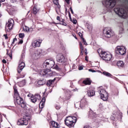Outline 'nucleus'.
<instances>
[{
    "mask_svg": "<svg viewBox=\"0 0 128 128\" xmlns=\"http://www.w3.org/2000/svg\"><path fill=\"white\" fill-rule=\"evenodd\" d=\"M54 61L50 60H48L44 62L43 66L44 68H47L48 69H44L42 71V75L46 76V74H48V76H52V72L50 70V68H54Z\"/></svg>",
    "mask_w": 128,
    "mask_h": 128,
    "instance_id": "obj_1",
    "label": "nucleus"
},
{
    "mask_svg": "<svg viewBox=\"0 0 128 128\" xmlns=\"http://www.w3.org/2000/svg\"><path fill=\"white\" fill-rule=\"evenodd\" d=\"M65 124L68 128H72L76 122V117L68 116L64 120Z\"/></svg>",
    "mask_w": 128,
    "mask_h": 128,
    "instance_id": "obj_2",
    "label": "nucleus"
},
{
    "mask_svg": "<svg viewBox=\"0 0 128 128\" xmlns=\"http://www.w3.org/2000/svg\"><path fill=\"white\" fill-rule=\"evenodd\" d=\"M14 24V21L12 18L9 19L8 22L6 24V26L5 28L6 32H10V30H12Z\"/></svg>",
    "mask_w": 128,
    "mask_h": 128,
    "instance_id": "obj_3",
    "label": "nucleus"
},
{
    "mask_svg": "<svg viewBox=\"0 0 128 128\" xmlns=\"http://www.w3.org/2000/svg\"><path fill=\"white\" fill-rule=\"evenodd\" d=\"M104 32L106 35V36L108 38H112V36H114V32L112 31V30L110 28H106L104 30Z\"/></svg>",
    "mask_w": 128,
    "mask_h": 128,
    "instance_id": "obj_4",
    "label": "nucleus"
},
{
    "mask_svg": "<svg viewBox=\"0 0 128 128\" xmlns=\"http://www.w3.org/2000/svg\"><path fill=\"white\" fill-rule=\"evenodd\" d=\"M114 10L119 16H121L123 18H125L126 16V12L122 8H115Z\"/></svg>",
    "mask_w": 128,
    "mask_h": 128,
    "instance_id": "obj_5",
    "label": "nucleus"
},
{
    "mask_svg": "<svg viewBox=\"0 0 128 128\" xmlns=\"http://www.w3.org/2000/svg\"><path fill=\"white\" fill-rule=\"evenodd\" d=\"M101 57L102 60L110 62L112 60V54L110 52H102Z\"/></svg>",
    "mask_w": 128,
    "mask_h": 128,
    "instance_id": "obj_6",
    "label": "nucleus"
},
{
    "mask_svg": "<svg viewBox=\"0 0 128 128\" xmlns=\"http://www.w3.org/2000/svg\"><path fill=\"white\" fill-rule=\"evenodd\" d=\"M100 96L101 99L102 100H108V94L104 89H100Z\"/></svg>",
    "mask_w": 128,
    "mask_h": 128,
    "instance_id": "obj_7",
    "label": "nucleus"
},
{
    "mask_svg": "<svg viewBox=\"0 0 128 128\" xmlns=\"http://www.w3.org/2000/svg\"><path fill=\"white\" fill-rule=\"evenodd\" d=\"M116 52L120 56H124L126 54V49L124 46H118L116 48Z\"/></svg>",
    "mask_w": 128,
    "mask_h": 128,
    "instance_id": "obj_8",
    "label": "nucleus"
},
{
    "mask_svg": "<svg viewBox=\"0 0 128 128\" xmlns=\"http://www.w3.org/2000/svg\"><path fill=\"white\" fill-rule=\"evenodd\" d=\"M102 4L104 6H111L112 8L116 5V0H105L102 2Z\"/></svg>",
    "mask_w": 128,
    "mask_h": 128,
    "instance_id": "obj_9",
    "label": "nucleus"
},
{
    "mask_svg": "<svg viewBox=\"0 0 128 128\" xmlns=\"http://www.w3.org/2000/svg\"><path fill=\"white\" fill-rule=\"evenodd\" d=\"M27 117L21 118L18 120L17 124L18 126H28V121Z\"/></svg>",
    "mask_w": 128,
    "mask_h": 128,
    "instance_id": "obj_10",
    "label": "nucleus"
},
{
    "mask_svg": "<svg viewBox=\"0 0 128 128\" xmlns=\"http://www.w3.org/2000/svg\"><path fill=\"white\" fill-rule=\"evenodd\" d=\"M16 102L18 104L19 106H21L22 108H24V100H22V98H20V96L17 97L16 98Z\"/></svg>",
    "mask_w": 128,
    "mask_h": 128,
    "instance_id": "obj_11",
    "label": "nucleus"
},
{
    "mask_svg": "<svg viewBox=\"0 0 128 128\" xmlns=\"http://www.w3.org/2000/svg\"><path fill=\"white\" fill-rule=\"evenodd\" d=\"M40 44H42V40L38 39L34 41V42L32 43V46L33 48H38V46H40Z\"/></svg>",
    "mask_w": 128,
    "mask_h": 128,
    "instance_id": "obj_12",
    "label": "nucleus"
},
{
    "mask_svg": "<svg viewBox=\"0 0 128 128\" xmlns=\"http://www.w3.org/2000/svg\"><path fill=\"white\" fill-rule=\"evenodd\" d=\"M24 66H26V64L24 62H22L19 64L18 68V74H20V72H22V70L24 68Z\"/></svg>",
    "mask_w": 128,
    "mask_h": 128,
    "instance_id": "obj_13",
    "label": "nucleus"
},
{
    "mask_svg": "<svg viewBox=\"0 0 128 128\" xmlns=\"http://www.w3.org/2000/svg\"><path fill=\"white\" fill-rule=\"evenodd\" d=\"M116 66L119 68H124V62L123 61L120 60L116 62Z\"/></svg>",
    "mask_w": 128,
    "mask_h": 128,
    "instance_id": "obj_14",
    "label": "nucleus"
},
{
    "mask_svg": "<svg viewBox=\"0 0 128 128\" xmlns=\"http://www.w3.org/2000/svg\"><path fill=\"white\" fill-rule=\"evenodd\" d=\"M95 94L96 91L94 90V88H91L90 90L88 92V96H94Z\"/></svg>",
    "mask_w": 128,
    "mask_h": 128,
    "instance_id": "obj_15",
    "label": "nucleus"
},
{
    "mask_svg": "<svg viewBox=\"0 0 128 128\" xmlns=\"http://www.w3.org/2000/svg\"><path fill=\"white\" fill-rule=\"evenodd\" d=\"M44 102H46V98H44L40 102L39 106L40 108H44Z\"/></svg>",
    "mask_w": 128,
    "mask_h": 128,
    "instance_id": "obj_16",
    "label": "nucleus"
},
{
    "mask_svg": "<svg viewBox=\"0 0 128 128\" xmlns=\"http://www.w3.org/2000/svg\"><path fill=\"white\" fill-rule=\"evenodd\" d=\"M58 60L59 62H64V55L60 54L58 56Z\"/></svg>",
    "mask_w": 128,
    "mask_h": 128,
    "instance_id": "obj_17",
    "label": "nucleus"
},
{
    "mask_svg": "<svg viewBox=\"0 0 128 128\" xmlns=\"http://www.w3.org/2000/svg\"><path fill=\"white\" fill-rule=\"evenodd\" d=\"M51 124L54 126V128H58L60 127V124H58V122L54 121H52Z\"/></svg>",
    "mask_w": 128,
    "mask_h": 128,
    "instance_id": "obj_18",
    "label": "nucleus"
},
{
    "mask_svg": "<svg viewBox=\"0 0 128 128\" xmlns=\"http://www.w3.org/2000/svg\"><path fill=\"white\" fill-rule=\"evenodd\" d=\"M38 96H34L32 98H31V102H36V100H38Z\"/></svg>",
    "mask_w": 128,
    "mask_h": 128,
    "instance_id": "obj_19",
    "label": "nucleus"
},
{
    "mask_svg": "<svg viewBox=\"0 0 128 128\" xmlns=\"http://www.w3.org/2000/svg\"><path fill=\"white\" fill-rule=\"evenodd\" d=\"M83 84H92V81H90V79L87 78L86 80L83 81Z\"/></svg>",
    "mask_w": 128,
    "mask_h": 128,
    "instance_id": "obj_20",
    "label": "nucleus"
},
{
    "mask_svg": "<svg viewBox=\"0 0 128 128\" xmlns=\"http://www.w3.org/2000/svg\"><path fill=\"white\" fill-rule=\"evenodd\" d=\"M55 79L53 80H49L47 82V86H52V83L54 82Z\"/></svg>",
    "mask_w": 128,
    "mask_h": 128,
    "instance_id": "obj_21",
    "label": "nucleus"
},
{
    "mask_svg": "<svg viewBox=\"0 0 128 128\" xmlns=\"http://www.w3.org/2000/svg\"><path fill=\"white\" fill-rule=\"evenodd\" d=\"M102 74H104V76H108V78L112 77V74L108 73V72H103Z\"/></svg>",
    "mask_w": 128,
    "mask_h": 128,
    "instance_id": "obj_22",
    "label": "nucleus"
},
{
    "mask_svg": "<svg viewBox=\"0 0 128 128\" xmlns=\"http://www.w3.org/2000/svg\"><path fill=\"white\" fill-rule=\"evenodd\" d=\"M19 84L20 86H24L26 85V80H22V81L19 82Z\"/></svg>",
    "mask_w": 128,
    "mask_h": 128,
    "instance_id": "obj_23",
    "label": "nucleus"
},
{
    "mask_svg": "<svg viewBox=\"0 0 128 128\" xmlns=\"http://www.w3.org/2000/svg\"><path fill=\"white\" fill-rule=\"evenodd\" d=\"M23 30H24V32H30V28H28L27 26H24L23 28Z\"/></svg>",
    "mask_w": 128,
    "mask_h": 128,
    "instance_id": "obj_24",
    "label": "nucleus"
},
{
    "mask_svg": "<svg viewBox=\"0 0 128 128\" xmlns=\"http://www.w3.org/2000/svg\"><path fill=\"white\" fill-rule=\"evenodd\" d=\"M38 84L39 86H42V84H44V81H43L42 80H39L38 82Z\"/></svg>",
    "mask_w": 128,
    "mask_h": 128,
    "instance_id": "obj_25",
    "label": "nucleus"
},
{
    "mask_svg": "<svg viewBox=\"0 0 128 128\" xmlns=\"http://www.w3.org/2000/svg\"><path fill=\"white\" fill-rule=\"evenodd\" d=\"M33 12L34 14H36L38 12V10L36 8L34 7L33 9Z\"/></svg>",
    "mask_w": 128,
    "mask_h": 128,
    "instance_id": "obj_26",
    "label": "nucleus"
},
{
    "mask_svg": "<svg viewBox=\"0 0 128 128\" xmlns=\"http://www.w3.org/2000/svg\"><path fill=\"white\" fill-rule=\"evenodd\" d=\"M19 38H24V33L20 34Z\"/></svg>",
    "mask_w": 128,
    "mask_h": 128,
    "instance_id": "obj_27",
    "label": "nucleus"
},
{
    "mask_svg": "<svg viewBox=\"0 0 128 128\" xmlns=\"http://www.w3.org/2000/svg\"><path fill=\"white\" fill-rule=\"evenodd\" d=\"M53 2L54 4H56V6H58V0H54Z\"/></svg>",
    "mask_w": 128,
    "mask_h": 128,
    "instance_id": "obj_28",
    "label": "nucleus"
},
{
    "mask_svg": "<svg viewBox=\"0 0 128 128\" xmlns=\"http://www.w3.org/2000/svg\"><path fill=\"white\" fill-rule=\"evenodd\" d=\"M82 42L84 44H85L86 46H88V43L86 42V41L84 38H82Z\"/></svg>",
    "mask_w": 128,
    "mask_h": 128,
    "instance_id": "obj_29",
    "label": "nucleus"
},
{
    "mask_svg": "<svg viewBox=\"0 0 128 128\" xmlns=\"http://www.w3.org/2000/svg\"><path fill=\"white\" fill-rule=\"evenodd\" d=\"M72 22L74 24H76V22H77L76 20V19H73L72 20Z\"/></svg>",
    "mask_w": 128,
    "mask_h": 128,
    "instance_id": "obj_30",
    "label": "nucleus"
},
{
    "mask_svg": "<svg viewBox=\"0 0 128 128\" xmlns=\"http://www.w3.org/2000/svg\"><path fill=\"white\" fill-rule=\"evenodd\" d=\"M80 48L81 50H84V46H82V42H80Z\"/></svg>",
    "mask_w": 128,
    "mask_h": 128,
    "instance_id": "obj_31",
    "label": "nucleus"
},
{
    "mask_svg": "<svg viewBox=\"0 0 128 128\" xmlns=\"http://www.w3.org/2000/svg\"><path fill=\"white\" fill-rule=\"evenodd\" d=\"M88 71L90 72H96V71L95 70H94L92 69H89Z\"/></svg>",
    "mask_w": 128,
    "mask_h": 128,
    "instance_id": "obj_32",
    "label": "nucleus"
},
{
    "mask_svg": "<svg viewBox=\"0 0 128 128\" xmlns=\"http://www.w3.org/2000/svg\"><path fill=\"white\" fill-rule=\"evenodd\" d=\"M14 88L15 94H18V89H16V87L14 86Z\"/></svg>",
    "mask_w": 128,
    "mask_h": 128,
    "instance_id": "obj_33",
    "label": "nucleus"
},
{
    "mask_svg": "<svg viewBox=\"0 0 128 128\" xmlns=\"http://www.w3.org/2000/svg\"><path fill=\"white\" fill-rule=\"evenodd\" d=\"M28 98H30V100H32V97L34 96L32 95V94H28Z\"/></svg>",
    "mask_w": 128,
    "mask_h": 128,
    "instance_id": "obj_34",
    "label": "nucleus"
},
{
    "mask_svg": "<svg viewBox=\"0 0 128 128\" xmlns=\"http://www.w3.org/2000/svg\"><path fill=\"white\" fill-rule=\"evenodd\" d=\"M122 32H124V28H120V34L122 33Z\"/></svg>",
    "mask_w": 128,
    "mask_h": 128,
    "instance_id": "obj_35",
    "label": "nucleus"
},
{
    "mask_svg": "<svg viewBox=\"0 0 128 128\" xmlns=\"http://www.w3.org/2000/svg\"><path fill=\"white\" fill-rule=\"evenodd\" d=\"M78 35L81 37L82 38H82V32H80L78 33Z\"/></svg>",
    "mask_w": 128,
    "mask_h": 128,
    "instance_id": "obj_36",
    "label": "nucleus"
},
{
    "mask_svg": "<svg viewBox=\"0 0 128 128\" xmlns=\"http://www.w3.org/2000/svg\"><path fill=\"white\" fill-rule=\"evenodd\" d=\"M57 20H59V22H60V16H58L56 17Z\"/></svg>",
    "mask_w": 128,
    "mask_h": 128,
    "instance_id": "obj_37",
    "label": "nucleus"
},
{
    "mask_svg": "<svg viewBox=\"0 0 128 128\" xmlns=\"http://www.w3.org/2000/svg\"><path fill=\"white\" fill-rule=\"evenodd\" d=\"M79 70H84V68L82 66H80L78 68Z\"/></svg>",
    "mask_w": 128,
    "mask_h": 128,
    "instance_id": "obj_38",
    "label": "nucleus"
},
{
    "mask_svg": "<svg viewBox=\"0 0 128 128\" xmlns=\"http://www.w3.org/2000/svg\"><path fill=\"white\" fill-rule=\"evenodd\" d=\"M70 10L72 14H74V11L72 10V7L70 8Z\"/></svg>",
    "mask_w": 128,
    "mask_h": 128,
    "instance_id": "obj_39",
    "label": "nucleus"
},
{
    "mask_svg": "<svg viewBox=\"0 0 128 128\" xmlns=\"http://www.w3.org/2000/svg\"><path fill=\"white\" fill-rule=\"evenodd\" d=\"M4 38H5V39H6V40H8V35H6V34H4Z\"/></svg>",
    "mask_w": 128,
    "mask_h": 128,
    "instance_id": "obj_40",
    "label": "nucleus"
},
{
    "mask_svg": "<svg viewBox=\"0 0 128 128\" xmlns=\"http://www.w3.org/2000/svg\"><path fill=\"white\" fill-rule=\"evenodd\" d=\"M2 62L3 64H6V60H3Z\"/></svg>",
    "mask_w": 128,
    "mask_h": 128,
    "instance_id": "obj_41",
    "label": "nucleus"
},
{
    "mask_svg": "<svg viewBox=\"0 0 128 128\" xmlns=\"http://www.w3.org/2000/svg\"><path fill=\"white\" fill-rule=\"evenodd\" d=\"M85 60H86V62H88V56H86L85 58Z\"/></svg>",
    "mask_w": 128,
    "mask_h": 128,
    "instance_id": "obj_42",
    "label": "nucleus"
},
{
    "mask_svg": "<svg viewBox=\"0 0 128 128\" xmlns=\"http://www.w3.org/2000/svg\"><path fill=\"white\" fill-rule=\"evenodd\" d=\"M69 18L70 20V21L72 22V16H70V13L69 14Z\"/></svg>",
    "mask_w": 128,
    "mask_h": 128,
    "instance_id": "obj_43",
    "label": "nucleus"
},
{
    "mask_svg": "<svg viewBox=\"0 0 128 128\" xmlns=\"http://www.w3.org/2000/svg\"><path fill=\"white\" fill-rule=\"evenodd\" d=\"M22 42H24V40H20L19 42V44H22Z\"/></svg>",
    "mask_w": 128,
    "mask_h": 128,
    "instance_id": "obj_44",
    "label": "nucleus"
},
{
    "mask_svg": "<svg viewBox=\"0 0 128 128\" xmlns=\"http://www.w3.org/2000/svg\"><path fill=\"white\" fill-rule=\"evenodd\" d=\"M67 4H70V0H65Z\"/></svg>",
    "mask_w": 128,
    "mask_h": 128,
    "instance_id": "obj_45",
    "label": "nucleus"
},
{
    "mask_svg": "<svg viewBox=\"0 0 128 128\" xmlns=\"http://www.w3.org/2000/svg\"><path fill=\"white\" fill-rule=\"evenodd\" d=\"M81 54L82 56L84 54V50H81Z\"/></svg>",
    "mask_w": 128,
    "mask_h": 128,
    "instance_id": "obj_46",
    "label": "nucleus"
},
{
    "mask_svg": "<svg viewBox=\"0 0 128 128\" xmlns=\"http://www.w3.org/2000/svg\"><path fill=\"white\" fill-rule=\"evenodd\" d=\"M6 0H0V2H4Z\"/></svg>",
    "mask_w": 128,
    "mask_h": 128,
    "instance_id": "obj_47",
    "label": "nucleus"
},
{
    "mask_svg": "<svg viewBox=\"0 0 128 128\" xmlns=\"http://www.w3.org/2000/svg\"><path fill=\"white\" fill-rule=\"evenodd\" d=\"M12 2H15L16 0H10Z\"/></svg>",
    "mask_w": 128,
    "mask_h": 128,
    "instance_id": "obj_48",
    "label": "nucleus"
},
{
    "mask_svg": "<svg viewBox=\"0 0 128 128\" xmlns=\"http://www.w3.org/2000/svg\"><path fill=\"white\" fill-rule=\"evenodd\" d=\"M64 24V26H66V23H63V24Z\"/></svg>",
    "mask_w": 128,
    "mask_h": 128,
    "instance_id": "obj_49",
    "label": "nucleus"
},
{
    "mask_svg": "<svg viewBox=\"0 0 128 128\" xmlns=\"http://www.w3.org/2000/svg\"><path fill=\"white\" fill-rule=\"evenodd\" d=\"M85 50V54H88V52H86V50Z\"/></svg>",
    "mask_w": 128,
    "mask_h": 128,
    "instance_id": "obj_50",
    "label": "nucleus"
},
{
    "mask_svg": "<svg viewBox=\"0 0 128 128\" xmlns=\"http://www.w3.org/2000/svg\"><path fill=\"white\" fill-rule=\"evenodd\" d=\"M60 6H58V10H60Z\"/></svg>",
    "mask_w": 128,
    "mask_h": 128,
    "instance_id": "obj_51",
    "label": "nucleus"
},
{
    "mask_svg": "<svg viewBox=\"0 0 128 128\" xmlns=\"http://www.w3.org/2000/svg\"><path fill=\"white\" fill-rule=\"evenodd\" d=\"M16 40V38H15L14 39V42Z\"/></svg>",
    "mask_w": 128,
    "mask_h": 128,
    "instance_id": "obj_52",
    "label": "nucleus"
},
{
    "mask_svg": "<svg viewBox=\"0 0 128 128\" xmlns=\"http://www.w3.org/2000/svg\"><path fill=\"white\" fill-rule=\"evenodd\" d=\"M9 56H10V58H12V55H9Z\"/></svg>",
    "mask_w": 128,
    "mask_h": 128,
    "instance_id": "obj_53",
    "label": "nucleus"
},
{
    "mask_svg": "<svg viewBox=\"0 0 128 128\" xmlns=\"http://www.w3.org/2000/svg\"><path fill=\"white\" fill-rule=\"evenodd\" d=\"M98 72H101L100 71V70H98Z\"/></svg>",
    "mask_w": 128,
    "mask_h": 128,
    "instance_id": "obj_54",
    "label": "nucleus"
},
{
    "mask_svg": "<svg viewBox=\"0 0 128 128\" xmlns=\"http://www.w3.org/2000/svg\"><path fill=\"white\" fill-rule=\"evenodd\" d=\"M56 12H58V10H57V9H56Z\"/></svg>",
    "mask_w": 128,
    "mask_h": 128,
    "instance_id": "obj_55",
    "label": "nucleus"
},
{
    "mask_svg": "<svg viewBox=\"0 0 128 128\" xmlns=\"http://www.w3.org/2000/svg\"><path fill=\"white\" fill-rule=\"evenodd\" d=\"M76 38V40H78V38Z\"/></svg>",
    "mask_w": 128,
    "mask_h": 128,
    "instance_id": "obj_56",
    "label": "nucleus"
},
{
    "mask_svg": "<svg viewBox=\"0 0 128 128\" xmlns=\"http://www.w3.org/2000/svg\"><path fill=\"white\" fill-rule=\"evenodd\" d=\"M122 78H124V76L122 77Z\"/></svg>",
    "mask_w": 128,
    "mask_h": 128,
    "instance_id": "obj_57",
    "label": "nucleus"
},
{
    "mask_svg": "<svg viewBox=\"0 0 128 128\" xmlns=\"http://www.w3.org/2000/svg\"><path fill=\"white\" fill-rule=\"evenodd\" d=\"M56 108H58V106H56Z\"/></svg>",
    "mask_w": 128,
    "mask_h": 128,
    "instance_id": "obj_58",
    "label": "nucleus"
},
{
    "mask_svg": "<svg viewBox=\"0 0 128 128\" xmlns=\"http://www.w3.org/2000/svg\"><path fill=\"white\" fill-rule=\"evenodd\" d=\"M63 20V22H64V20Z\"/></svg>",
    "mask_w": 128,
    "mask_h": 128,
    "instance_id": "obj_59",
    "label": "nucleus"
},
{
    "mask_svg": "<svg viewBox=\"0 0 128 128\" xmlns=\"http://www.w3.org/2000/svg\"><path fill=\"white\" fill-rule=\"evenodd\" d=\"M0 5H1V4H0Z\"/></svg>",
    "mask_w": 128,
    "mask_h": 128,
    "instance_id": "obj_60",
    "label": "nucleus"
}]
</instances>
